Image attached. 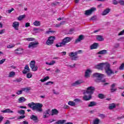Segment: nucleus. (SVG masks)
Returning <instances> with one entry per match:
<instances>
[{"instance_id":"29","label":"nucleus","mask_w":124,"mask_h":124,"mask_svg":"<svg viewBox=\"0 0 124 124\" xmlns=\"http://www.w3.org/2000/svg\"><path fill=\"white\" fill-rule=\"evenodd\" d=\"M95 105H96V102L92 101L90 102V104L88 105V107H93L95 106Z\"/></svg>"},{"instance_id":"56","label":"nucleus","mask_w":124,"mask_h":124,"mask_svg":"<svg viewBox=\"0 0 124 124\" xmlns=\"http://www.w3.org/2000/svg\"><path fill=\"white\" fill-rule=\"evenodd\" d=\"M5 32V29H3L0 31V34H2Z\"/></svg>"},{"instance_id":"9","label":"nucleus","mask_w":124,"mask_h":124,"mask_svg":"<svg viewBox=\"0 0 124 124\" xmlns=\"http://www.w3.org/2000/svg\"><path fill=\"white\" fill-rule=\"evenodd\" d=\"M30 66L31 68L32 69V71H37V69H38V67L37 66H35V61H32L30 63Z\"/></svg>"},{"instance_id":"55","label":"nucleus","mask_w":124,"mask_h":124,"mask_svg":"<svg viewBox=\"0 0 124 124\" xmlns=\"http://www.w3.org/2000/svg\"><path fill=\"white\" fill-rule=\"evenodd\" d=\"M28 27H31V23L27 22L25 24V27L28 28Z\"/></svg>"},{"instance_id":"61","label":"nucleus","mask_w":124,"mask_h":124,"mask_svg":"<svg viewBox=\"0 0 124 124\" xmlns=\"http://www.w3.org/2000/svg\"><path fill=\"white\" fill-rule=\"evenodd\" d=\"M99 116L102 119H104V118L106 117L105 114H100Z\"/></svg>"},{"instance_id":"22","label":"nucleus","mask_w":124,"mask_h":124,"mask_svg":"<svg viewBox=\"0 0 124 124\" xmlns=\"http://www.w3.org/2000/svg\"><path fill=\"white\" fill-rule=\"evenodd\" d=\"M98 55H105L106 54H107V50L104 49L102 50H101L97 53Z\"/></svg>"},{"instance_id":"43","label":"nucleus","mask_w":124,"mask_h":124,"mask_svg":"<svg viewBox=\"0 0 124 124\" xmlns=\"http://www.w3.org/2000/svg\"><path fill=\"white\" fill-rule=\"evenodd\" d=\"M25 118H26V116L21 115L18 117L17 120H23V119H25Z\"/></svg>"},{"instance_id":"4","label":"nucleus","mask_w":124,"mask_h":124,"mask_svg":"<svg viewBox=\"0 0 124 124\" xmlns=\"http://www.w3.org/2000/svg\"><path fill=\"white\" fill-rule=\"evenodd\" d=\"M104 70L108 76H111L112 74H115V72L111 69V65L109 63H108L105 66Z\"/></svg>"},{"instance_id":"33","label":"nucleus","mask_w":124,"mask_h":124,"mask_svg":"<svg viewBox=\"0 0 124 124\" xmlns=\"http://www.w3.org/2000/svg\"><path fill=\"white\" fill-rule=\"evenodd\" d=\"M68 104L70 106H75V105H76V104H75V103L72 101H69Z\"/></svg>"},{"instance_id":"8","label":"nucleus","mask_w":124,"mask_h":124,"mask_svg":"<svg viewBox=\"0 0 124 124\" xmlns=\"http://www.w3.org/2000/svg\"><path fill=\"white\" fill-rule=\"evenodd\" d=\"M78 55V51H76L75 52H72L69 54L70 58L72 61H76L77 59V55Z\"/></svg>"},{"instance_id":"6","label":"nucleus","mask_w":124,"mask_h":124,"mask_svg":"<svg viewBox=\"0 0 124 124\" xmlns=\"http://www.w3.org/2000/svg\"><path fill=\"white\" fill-rule=\"evenodd\" d=\"M56 39V37L54 36H49L46 42V45H48V46H50L51 45H52V44H54V41H55Z\"/></svg>"},{"instance_id":"30","label":"nucleus","mask_w":124,"mask_h":124,"mask_svg":"<svg viewBox=\"0 0 124 124\" xmlns=\"http://www.w3.org/2000/svg\"><path fill=\"white\" fill-rule=\"evenodd\" d=\"M26 100H27V99L24 97H21L18 99L19 102H24Z\"/></svg>"},{"instance_id":"11","label":"nucleus","mask_w":124,"mask_h":124,"mask_svg":"<svg viewBox=\"0 0 124 124\" xmlns=\"http://www.w3.org/2000/svg\"><path fill=\"white\" fill-rule=\"evenodd\" d=\"M38 44H39V43H38V42L34 43L33 42H31L29 44V46H28V48H36V47H37V45H38Z\"/></svg>"},{"instance_id":"20","label":"nucleus","mask_w":124,"mask_h":124,"mask_svg":"<svg viewBox=\"0 0 124 124\" xmlns=\"http://www.w3.org/2000/svg\"><path fill=\"white\" fill-rule=\"evenodd\" d=\"M110 10H110V9L109 8L106 9L102 12V15L103 16H105V15H107V14H108V13L110 12Z\"/></svg>"},{"instance_id":"14","label":"nucleus","mask_w":124,"mask_h":124,"mask_svg":"<svg viewBox=\"0 0 124 124\" xmlns=\"http://www.w3.org/2000/svg\"><path fill=\"white\" fill-rule=\"evenodd\" d=\"M50 113H51V110H50V109H46L45 112L43 113V118H47L48 117L47 115H50Z\"/></svg>"},{"instance_id":"27","label":"nucleus","mask_w":124,"mask_h":124,"mask_svg":"<svg viewBox=\"0 0 124 124\" xmlns=\"http://www.w3.org/2000/svg\"><path fill=\"white\" fill-rule=\"evenodd\" d=\"M66 122V120H61L56 122L54 124H63L64 123Z\"/></svg>"},{"instance_id":"25","label":"nucleus","mask_w":124,"mask_h":124,"mask_svg":"<svg viewBox=\"0 0 124 124\" xmlns=\"http://www.w3.org/2000/svg\"><path fill=\"white\" fill-rule=\"evenodd\" d=\"M33 24L35 27H39L41 25V22L39 21L35 20Z\"/></svg>"},{"instance_id":"41","label":"nucleus","mask_w":124,"mask_h":124,"mask_svg":"<svg viewBox=\"0 0 124 124\" xmlns=\"http://www.w3.org/2000/svg\"><path fill=\"white\" fill-rule=\"evenodd\" d=\"M55 33V32H56V31H46V34H50V33Z\"/></svg>"},{"instance_id":"37","label":"nucleus","mask_w":124,"mask_h":124,"mask_svg":"<svg viewBox=\"0 0 124 124\" xmlns=\"http://www.w3.org/2000/svg\"><path fill=\"white\" fill-rule=\"evenodd\" d=\"M64 24V21H61L59 24H56L55 25L56 28H60L62 25Z\"/></svg>"},{"instance_id":"36","label":"nucleus","mask_w":124,"mask_h":124,"mask_svg":"<svg viewBox=\"0 0 124 124\" xmlns=\"http://www.w3.org/2000/svg\"><path fill=\"white\" fill-rule=\"evenodd\" d=\"M31 87H26L22 88V91L23 92H29V91H31Z\"/></svg>"},{"instance_id":"39","label":"nucleus","mask_w":124,"mask_h":124,"mask_svg":"<svg viewBox=\"0 0 124 124\" xmlns=\"http://www.w3.org/2000/svg\"><path fill=\"white\" fill-rule=\"evenodd\" d=\"M23 92H24V91H23V88L21 89V90H18L17 91V92L16 93V94H22V93H23Z\"/></svg>"},{"instance_id":"49","label":"nucleus","mask_w":124,"mask_h":124,"mask_svg":"<svg viewBox=\"0 0 124 124\" xmlns=\"http://www.w3.org/2000/svg\"><path fill=\"white\" fill-rule=\"evenodd\" d=\"M91 21H94V20H96V16H93L90 18Z\"/></svg>"},{"instance_id":"19","label":"nucleus","mask_w":124,"mask_h":124,"mask_svg":"<svg viewBox=\"0 0 124 124\" xmlns=\"http://www.w3.org/2000/svg\"><path fill=\"white\" fill-rule=\"evenodd\" d=\"M97 47H98V44L94 43L90 46V49L91 50H93V49H97Z\"/></svg>"},{"instance_id":"57","label":"nucleus","mask_w":124,"mask_h":124,"mask_svg":"<svg viewBox=\"0 0 124 124\" xmlns=\"http://www.w3.org/2000/svg\"><path fill=\"white\" fill-rule=\"evenodd\" d=\"M14 8H12L11 9H10V10H8V13L10 14L11 13V12H12L13 11H14Z\"/></svg>"},{"instance_id":"26","label":"nucleus","mask_w":124,"mask_h":124,"mask_svg":"<svg viewBox=\"0 0 124 124\" xmlns=\"http://www.w3.org/2000/svg\"><path fill=\"white\" fill-rule=\"evenodd\" d=\"M91 72V70L87 69L85 72V77L86 78H89L90 77V73Z\"/></svg>"},{"instance_id":"38","label":"nucleus","mask_w":124,"mask_h":124,"mask_svg":"<svg viewBox=\"0 0 124 124\" xmlns=\"http://www.w3.org/2000/svg\"><path fill=\"white\" fill-rule=\"evenodd\" d=\"M99 124V119L96 118L93 122V124Z\"/></svg>"},{"instance_id":"15","label":"nucleus","mask_w":124,"mask_h":124,"mask_svg":"<svg viewBox=\"0 0 124 124\" xmlns=\"http://www.w3.org/2000/svg\"><path fill=\"white\" fill-rule=\"evenodd\" d=\"M22 51H24V49H23V48L18 47L15 50V52L17 55H20L23 53L22 52Z\"/></svg>"},{"instance_id":"53","label":"nucleus","mask_w":124,"mask_h":124,"mask_svg":"<svg viewBox=\"0 0 124 124\" xmlns=\"http://www.w3.org/2000/svg\"><path fill=\"white\" fill-rule=\"evenodd\" d=\"M84 83V81L82 79H79L78 80V85H80V84H82Z\"/></svg>"},{"instance_id":"54","label":"nucleus","mask_w":124,"mask_h":124,"mask_svg":"<svg viewBox=\"0 0 124 124\" xmlns=\"http://www.w3.org/2000/svg\"><path fill=\"white\" fill-rule=\"evenodd\" d=\"M6 61L5 59H2L0 61V64H2V63H3V62H4Z\"/></svg>"},{"instance_id":"58","label":"nucleus","mask_w":124,"mask_h":124,"mask_svg":"<svg viewBox=\"0 0 124 124\" xmlns=\"http://www.w3.org/2000/svg\"><path fill=\"white\" fill-rule=\"evenodd\" d=\"M116 91H117V89L110 88L111 93H114V92H116Z\"/></svg>"},{"instance_id":"21","label":"nucleus","mask_w":124,"mask_h":124,"mask_svg":"<svg viewBox=\"0 0 124 124\" xmlns=\"http://www.w3.org/2000/svg\"><path fill=\"white\" fill-rule=\"evenodd\" d=\"M1 112L2 113H14V111H13V110H11L9 108H7V109H5L4 110H2V111H1Z\"/></svg>"},{"instance_id":"31","label":"nucleus","mask_w":124,"mask_h":124,"mask_svg":"<svg viewBox=\"0 0 124 124\" xmlns=\"http://www.w3.org/2000/svg\"><path fill=\"white\" fill-rule=\"evenodd\" d=\"M17 113H18V114H19L20 115H25V110H24V109H21V110H18V111H17Z\"/></svg>"},{"instance_id":"2","label":"nucleus","mask_w":124,"mask_h":124,"mask_svg":"<svg viewBox=\"0 0 124 124\" xmlns=\"http://www.w3.org/2000/svg\"><path fill=\"white\" fill-rule=\"evenodd\" d=\"M71 41V38L69 37H66L62 40V42L61 43H58L55 46L58 48V47H63L66 45V43H68Z\"/></svg>"},{"instance_id":"50","label":"nucleus","mask_w":124,"mask_h":124,"mask_svg":"<svg viewBox=\"0 0 124 124\" xmlns=\"http://www.w3.org/2000/svg\"><path fill=\"white\" fill-rule=\"evenodd\" d=\"M28 41H34V38H28L26 39Z\"/></svg>"},{"instance_id":"64","label":"nucleus","mask_w":124,"mask_h":124,"mask_svg":"<svg viewBox=\"0 0 124 124\" xmlns=\"http://www.w3.org/2000/svg\"><path fill=\"white\" fill-rule=\"evenodd\" d=\"M53 93L54 94H59L60 93L56 92L55 90H53Z\"/></svg>"},{"instance_id":"1","label":"nucleus","mask_w":124,"mask_h":124,"mask_svg":"<svg viewBox=\"0 0 124 124\" xmlns=\"http://www.w3.org/2000/svg\"><path fill=\"white\" fill-rule=\"evenodd\" d=\"M28 106L30 108H32L33 111H36V112H39L41 113L43 111L42 107H43V104L40 103H34L32 102L28 104Z\"/></svg>"},{"instance_id":"24","label":"nucleus","mask_w":124,"mask_h":124,"mask_svg":"<svg viewBox=\"0 0 124 124\" xmlns=\"http://www.w3.org/2000/svg\"><path fill=\"white\" fill-rule=\"evenodd\" d=\"M108 108L109 110H113V109H115V108H116V104L115 103L109 104Z\"/></svg>"},{"instance_id":"34","label":"nucleus","mask_w":124,"mask_h":124,"mask_svg":"<svg viewBox=\"0 0 124 124\" xmlns=\"http://www.w3.org/2000/svg\"><path fill=\"white\" fill-rule=\"evenodd\" d=\"M25 17H26V15H25L20 16L18 17L17 20H18V21H22V20H23V19H24V18H25Z\"/></svg>"},{"instance_id":"10","label":"nucleus","mask_w":124,"mask_h":124,"mask_svg":"<svg viewBox=\"0 0 124 124\" xmlns=\"http://www.w3.org/2000/svg\"><path fill=\"white\" fill-rule=\"evenodd\" d=\"M96 10V8L92 7L90 10H87L85 11V15L86 16H89L93 14V12H94Z\"/></svg>"},{"instance_id":"35","label":"nucleus","mask_w":124,"mask_h":124,"mask_svg":"<svg viewBox=\"0 0 124 124\" xmlns=\"http://www.w3.org/2000/svg\"><path fill=\"white\" fill-rule=\"evenodd\" d=\"M14 76H15V72L14 71L10 72L8 77L10 78H12V77H14Z\"/></svg>"},{"instance_id":"13","label":"nucleus","mask_w":124,"mask_h":124,"mask_svg":"<svg viewBox=\"0 0 124 124\" xmlns=\"http://www.w3.org/2000/svg\"><path fill=\"white\" fill-rule=\"evenodd\" d=\"M93 98V96L92 95L88 94V95H85L83 97V100H85V101H88L89 100H91Z\"/></svg>"},{"instance_id":"60","label":"nucleus","mask_w":124,"mask_h":124,"mask_svg":"<svg viewBox=\"0 0 124 124\" xmlns=\"http://www.w3.org/2000/svg\"><path fill=\"white\" fill-rule=\"evenodd\" d=\"M112 3L114 5L118 4V1H117L116 0H112Z\"/></svg>"},{"instance_id":"52","label":"nucleus","mask_w":124,"mask_h":124,"mask_svg":"<svg viewBox=\"0 0 124 124\" xmlns=\"http://www.w3.org/2000/svg\"><path fill=\"white\" fill-rule=\"evenodd\" d=\"M78 85V80H77L75 83L72 84V86L75 87V86H77Z\"/></svg>"},{"instance_id":"40","label":"nucleus","mask_w":124,"mask_h":124,"mask_svg":"<svg viewBox=\"0 0 124 124\" xmlns=\"http://www.w3.org/2000/svg\"><path fill=\"white\" fill-rule=\"evenodd\" d=\"M98 97H99V98H100L101 99H103V98H104V95L101 93L99 94L98 95Z\"/></svg>"},{"instance_id":"51","label":"nucleus","mask_w":124,"mask_h":124,"mask_svg":"<svg viewBox=\"0 0 124 124\" xmlns=\"http://www.w3.org/2000/svg\"><path fill=\"white\" fill-rule=\"evenodd\" d=\"M119 3H120L121 5H124V1L123 0H120Z\"/></svg>"},{"instance_id":"5","label":"nucleus","mask_w":124,"mask_h":124,"mask_svg":"<svg viewBox=\"0 0 124 124\" xmlns=\"http://www.w3.org/2000/svg\"><path fill=\"white\" fill-rule=\"evenodd\" d=\"M95 90V89L94 87L93 86H90L87 88L86 90H84L83 94H86V93H87V94L92 95V94H93V93H94Z\"/></svg>"},{"instance_id":"62","label":"nucleus","mask_w":124,"mask_h":124,"mask_svg":"<svg viewBox=\"0 0 124 124\" xmlns=\"http://www.w3.org/2000/svg\"><path fill=\"white\" fill-rule=\"evenodd\" d=\"M119 46H120V44L117 43V44H115L114 45V48H118V47H119Z\"/></svg>"},{"instance_id":"48","label":"nucleus","mask_w":124,"mask_h":124,"mask_svg":"<svg viewBox=\"0 0 124 124\" xmlns=\"http://www.w3.org/2000/svg\"><path fill=\"white\" fill-rule=\"evenodd\" d=\"M31 77H32V75H31V74L28 73L27 74V78H31Z\"/></svg>"},{"instance_id":"59","label":"nucleus","mask_w":124,"mask_h":124,"mask_svg":"<svg viewBox=\"0 0 124 124\" xmlns=\"http://www.w3.org/2000/svg\"><path fill=\"white\" fill-rule=\"evenodd\" d=\"M54 63H56V61H52L50 62H49V65H53V64H54Z\"/></svg>"},{"instance_id":"18","label":"nucleus","mask_w":124,"mask_h":124,"mask_svg":"<svg viewBox=\"0 0 124 124\" xmlns=\"http://www.w3.org/2000/svg\"><path fill=\"white\" fill-rule=\"evenodd\" d=\"M30 119H31V120H32V121H33L34 122H35V123H37V121H38V117H37V116L36 115H34L33 114H32L31 117H30Z\"/></svg>"},{"instance_id":"45","label":"nucleus","mask_w":124,"mask_h":124,"mask_svg":"<svg viewBox=\"0 0 124 124\" xmlns=\"http://www.w3.org/2000/svg\"><path fill=\"white\" fill-rule=\"evenodd\" d=\"M74 31V29H71L69 30L68 33V34H72L73 33Z\"/></svg>"},{"instance_id":"17","label":"nucleus","mask_w":124,"mask_h":124,"mask_svg":"<svg viewBox=\"0 0 124 124\" xmlns=\"http://www.w3.org/2000/svg\"><path fill=\"white\" fill-rule=\"evenodd\" d=\"M58 114H59V110H58V109L54 108L51 110V116L57 115Z\"/></svg>"},{"instance_id":"3","label":"nucleus","mask_w":124,"mask_h":124,"mask_svg":"<svg viewBox=\"0 0 124 124\" xmlns=\"http://www.w3.org/2000/svg\"><path fill=\"white\" fill-rule=\"evenodd\" d=\"M93 77H95L97 79L96 82H102V83H105L106 80L105 79H102L103 77H105V75L101 74L99 73H95L93 75Z\"/></svg>"},{"instance_id":"46","label":"nucleus","mask_w":124,"mask_h":124,"mask_svg":"<svg viewBox=\"0 0 124 124\" xmlns=\"http://www.w3.org/2000/svg\"><path fill=\"white\" fill-rule=\"evenodd\" d=\"M14 47H15V45H9L7 46L8 48H14Z\"/></svg>"},{"instance_id":"23","label":"nucleus","mask_w":124,"mask_h":124,"mask_svg":"<svg viewBox=\"0 0 124 124\" xmlns=\"http://www.w3.org/2000/svg\"><path fill=\"white\" fill-rule=\"evenodd\" d=\"M84 39H85V36L83 34L80 35L78 36V42H80L82 41V40H84Z\"/></svg>"},{"instance_id":"16","label":"nucleus","mask_w":124,"mask_h":124,"mask_svg":"<svg viewBox=\"0 0 124 124\" xmlns=\"http://www.w3.org/2000/svg\"><path fill=\"white\" fill-rule=\"evenodd\" d=\"M27 72H30V67H29V65H26L24 67V70L22 71L23 74H27Z\"/></svg>"},{"instance_id":"47","label":"nucleus","mask_w":124,"mask_h":124,"mask_svg":"<svg viewBox=\"0 0 124 124\" xmlns=\"http://www.w3.org/2000/svg\"><path fill=\"white\" fill-rule=\"evenodd\" d=\"M57 4H59V2H54L51 3L52 6H56Z\"/></svg>"},{"instance_id":"44","label":"nucleus","mask_w":124,"mask_h":124,"mask_svg":"<svg viewBox=\"0 0 124 124\" xmlns=\"http://www.w3.org/2000/svg\"><path fill=\"white\" fill-rule=\"evenodd\" d=\"M53 84H54V82H53V81H48L45 84V85H46L47 86L48 85H51V84L53 85Z\"/></svg>"},{"instance_id":"32","label":"nucleus","mask_w":124,"mask_h":124,"mask_svg":"<svg viewBox=\"0 0 124 124\" xmlns=\"http://www.w3.org/2000/svg\"><path fill=\"white\" fill-rule=\"evenodd\" d=\"M50 79V77L48 76L44 78V79H42L40 80L41 82H44L45 81H47V80H49Z\"/></svg>"},{"instance_id":"12","label":"nucleus","mask_w":124,"mask_h":124,"mask_svg":"<svg viewBox=\"0 0 124 124\" xmlns=\"http://www.w3.org/2000/svg\"><path fill=\"white\" fill-rule=\"evenodd\" d=\"M19 25L20 23H19V22L15 21L13 23L12 27L14 28L16 31H18Z\"/></svg>"},{"instance_id":"7","label":"nucleus","mask_w":124,"mask_h":124,"mask_svg":"<svg viewBox=\"0 0 124 124\" xmlns=\"http://www.w3.org/2000/svg\"><path fill=\"white\" fill-rule=\"evenodd\" d=\"M107 63H108V62L100 63L99 64L95 65L94 67L97 69L103 70V68L105 69L106 67L105 66L107 65Z\"/></svg>"},{"instance_id":"42","label":"nucleus","mask_w":124,"mask_h":124,"mask_svg":"<svg viewBox=\"0 0 124 124\" xmlns=\"http://www.w3.org/2000/svg\"><path fill=\"white\" fill-rule=\"evenodd\" d=\"M120 70H124V63H123L119 67Z\"/></svg>"},{"instance_id":"28","label":"nucleus","mask_w":124,"mask_h":124,"mask_svg":"<svg viewBox=\"0 0 124 124\" xmlns=\"http://www.w3.org/2000/svg\"><path fill=\"white\" fill-rule=\"evenodd\" d=\"M96 39L98 41H103V40H104V39L101 35L96 36Z\"/></svg>"},{"instance_id":"63","label":"nucleus","mask_w":124,"mask_h":124,"mask_svg":"<svg viewBox=\"0 0 124 124\" xmlns=\"http://www.w3.org/2000/svg\"><path fill=\"white\" fill-rule=\"evenodd\" d=\"M63 109H68L69 108V106H67V105H64L63 107Z\"/></svg>"}]
</instances>
